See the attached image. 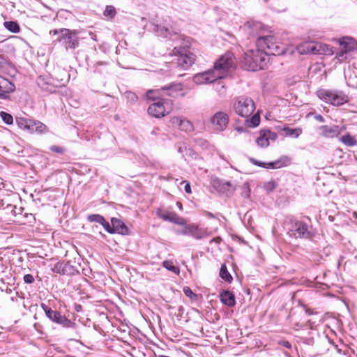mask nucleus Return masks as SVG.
Returning a JSON list of instances; mask_svg holds the SVG:
<instances>
[{
    "label": "nucleus",
    "instance_id": "ea45409f",
    "mask_svg": "<svg viewBox=\"0 0 357 357\" xmlns=\"http://www.w3.org/2000/svg\"><path fill=\"white\" fill-rule=\"evenodd\" d=\"M102 225L105 231H107L109 234H115L113 225H110V224L105 220V222H102Z\"/></svg>",
    "mask_w": 357,
    "mask_h": 357
},
{
    "label": "nucleus",
    "instance_id": "393cba45",
    "mask_svg": "<svg viewBox=\"0 0 357 357\" xmlns=\"http://www.w3.org/2000/svg\"><path fill=\"white\" fill-rule=\"evenodd\" d=\"M172 122L173 123L178 125L181 130H184L185 132H190L193 130V126L192 123L185 119L174 117L172 119Z\"/></svg>",
    "mask_w": 357,
    "mask_h": 357
},
{
    "label": "nucleus",
    "instance_id": "412c9836",
    "mask_svg": "<svg viewBox=\"0 0 357 357\" xmlns=\"http://www.w3.org/2000/svg\"><path fill=\"white\" fill-rule=\"evenodd\" d=\"M26 131L31 134L37 133L39 135L45 134L49 132L46 125L40 121L30 119Z\"/></svg>",
    "mask_w": 357,
    "mask_h": 357
},
{
    "label": "nucleus",
    "instance_id": "4c0bfd02",
    "mask_svg": "<svg viewBox=\"0 0 357 357\" xmlns=\"http://www.w3.org/2000/svg\"><path fill=\"white\" fill-rule=\"evenodd\" d=\"M87 220L91 222H98L100 225L102 224L103 222H105V218L99 214H91L88 215Z\"/></svg>",
    "mask_w": 357,
    "mask_h": 357
},
{
    "label": "nucleus",
    "instance_id": "2f4dec72",
    "mask_svg": "<svg viewBox=\"0 0 357 357\" xmlns=\"http://www.w3.org/2000/svg\"><path fill=\"white\" fill-rule=\"evenodd\" d=\"M220 278L227 282H231L233 280L232 276L228 271L227 266L225 264L221 266L220 270Z\"/></svg>",
    "mask_w": 357,
    "mask_h": 357
},
{
    "label": "nucleus",
    "instance_id": "bb28decb",
    "mask_svg": "<svg viewBox=\"0 0 357 357\" xmlns=\"http://www.w3.org/2000/svg\"><path fill=\"white\" fill-rule=\"evenodd\" d=\"M283 131L286 137H291L293 138H298L302 134V129L300 128H291L289 127H284Z\"/></svg>",
    "mask_w": 357,
    "mask_h": 357
},
{
    "label": "nucleus",
    "instance_id": "69168bd1",
    "mask_svg": "<svg viewBox=\"0 0 357 357\" xmlns=\"http://www.w3.org/2000/svg\"><path fill=\"white\" fill-rule=\"evenodd\" d=\"M250 161H251L253 164H255V165H257L258 162H259L258 160H255V159H254V158H251V159H250Z\"/></svg>",
    "mask_w": 357,
    "mask_h": 357
},
{
    "label": "nucleus",
    "instance_id": "5701e85b",
    "mask_svg": "<svg viewBox=\"0 0 357 357\" xmlns=\"http://www.w3.org/2000/svg\"><path fill=\"white\" fill-rule=\"evenodd\" d=\"M111 223L114 227L115 234L116 233L122 235L128 234V227L121 220L116 218H112L111 220Z\"/></svg>",
    "mask_w": 357,
    "mask_h": 357
},
{
    "label": "nucleus",
    "instance_id": "4d7b16f0",
    "mask_svg": "<svg viewBox=\"0 0 357 357\" xmlns=\"http://www.w3.org/2000/svg\"><path fill=\"white\" fill-rule=\"evenodd\" d=\"M184 188L187 193H191V187L188 182H185Z\"/></svg>",
    "mask_w": 357,
    "mask_h": 357
},
{
    "label": "nucleus",
    "instance_id": "6e6d98bb",
    "mask_svg": "<svg viewBox=\"0 0 357 357\" xmlns=\"http://www.w3.org/2000/svg\"><path fill=\"white\" fill-rule=\"evenodd\" d=\"M303 342L310 345H312L314 343V340L312 337H307L304 340Z\"/></svg>",
    "mask_w": 357,
    "mask_h": 357
},
{
    "label": "nucleus",
    "instance_id": "9b49d317",
    "mask_svg": "<svg viewBox=\"0 0 357 357\" xmlns=\"http://www.w3.org/2000/svg\"><path fill=\"white\" fill-rule=\"evenodd\" d=\"M41 307L45 312L46 316L52 321L61 325L65 328H74L75 324L68 319L66 316L61 314L59 311L53 310L45 304H41Z\"/></svg>",
    "mask_w": 357,
    "mask_h": 357
},
{
    "label": "nucleus",
    "instance_id": "58836bf2",
    "mask_svg": "<svg viewBox=\"0 0 357 357\" xmlns=\"http://www.w3.org/2000/svg\"><path fill=\"white\" fill-rule=\"evenodd\" d=\"M264 188L266 191L271 192L275 189L276 184L274 181H268L264 183Z\"/></svg>",
    "mask_w": 357,
    "mask_h": 357
},
{
    "label": "nucleus",
    "instance_id": "b1692460",
    "mask_svg": "<svg viewBox=\"0 0 357 357\" xmlns=\"http://www.w3.org/2000/svg\"><path fill=\"white\" fill-rule=\"evenodd\" d=\"M344 76L349 86L357 88V69H349L344 72Z\"/></svg>",
    "mask_w": 357,
    "mask_h": 357
},
{
    "label": "nucleus",
    "instance_id": "8fccbe9b",
    "mask_svg": "<svg viewBox=\"0 0 357 357\" xmlns=\"http://www.w3.org/2000/svg\"><path fill=\"white\" fill-rule=\"evenodd\" d=\"M126 96L128 98L130 99L132 101H135L137 99V97L134 93L128 92L126 93Z\"/></svg>",
    "mask_w": 357,
    "mask_h": 357
},
{
    "label": "nucleus",
    "instance_id": "c85d7f7f",
    "mask_svg": "<svg viewBox=\"0 0 357 357\" xmlns=\"http://www.w3.org/2000/svg\"><path fill=\"white\" fill-rule=\"evenodd\" d=\"M351 58V54L347 52V50H343L341 48H340L335 54V59L340 63L349 61Z\"/></svg>",
    "mask_w": 357,
    "mask_h": 357
},
{
    "label": "nucleus",
    "instance_id": "4be33fe9",
    "mask_svg": "<svg viewBox=\"0 0 357 357\" xmlns=\"http://www.w3.org/2000/svg\"><path fill=\"white\" fill-rule=\"evenodd\" d=\"M340 48L351 54L352 52L357 50V43L351 37H344L340 41Z\"/></svg>",
    "mask_w": 357,
    "mask_h": 357
},
{
    "label": "nucleus",
    "instance_id": "1a4fd4ad",
    "mask_svg": "<svg viewBox=\"0 0 357 357\" xmlns=\"http://www.w3.org/2000/svg\"><path fill=\"white\" fill-rule=\"evenodd\" d=\"M243 29L249 35V38L255 40L257 45L261 36L265 38L271 32L261 22L255 21L247 22Z\"/></svg>",
    "mask_w": 357,
    "mask_h": 357
},
{
    "label": "nucleus",
    "instance_id": "423d86ee",
    "mask_svg": "<svg viewBox=\"0 0 357 357\" xmlns=\"http://www.w3.org/2000/svg\"><path fill=\"white\" fill-rule=\"evenodd\" d=\"M50 33L58 35L54 42H59L66 49H75L79 45L78 37L75 31L68 29H54L50 31Z\"/></svg>",
    "mask_w": 357,
    "mask_h": 357
},
{
    "label": "nucleus",
    "instance_id": "bf43d9fd",
    "mask_svg": "<svg viewBox=\"0 0 357 357\" xmlns=\"http://www.w3.org/2000/svg\"><path fill=\"white\" fill-rule=\"evenodd\" d=\"M82 305H77L75 306V310H76L77 312H80V311L82 310Z\"/></svg>",
    "mask_w": 357,
    "mask_h": 357
},
{
    "label": "nucleus",
    "instance_id": "f704fd0d",
    "mask_svg": "<svg viewBox=\"0 0 357 357\" xmlns=\"http://www.w3.org/2000/svg\"><path fill=\"white\" fill-rule=\"evenodd\" d=\"M162 266L168 271H172L175 274H179L180 269L178 267L174 265L173 262L171 261L165 260L162 262Z\"/></svg>",
    "mask_w": 357,
    "mask_h": 357
},
{
    "label": "nucleus",
    "instance_id": "f8f14e48",
    "mask_svg": "<svg viewBox=\"0 0 357 357\" xmlns=\"http://www.w3.org/2000/svg\"><path fill=\"white\" fill-rule=\"evenodd\" d=\"M153 30L158 36L169 38L172 40H177L181 38L178 30L174 28L173 26L170 23L167 22V21L162 24H154Z\"/></svg>",
    "mask_w": 357,
    "mask_h": 357
},
{
    "label": "nucleus",
    "instance_id": "de8ad7c7",
    "mask_svg": "<svg viewBox=\"0 0 357 357\" xmlns=\"http://www.w3.org/2000/svg\"><path fill=\"white\" fill-rule=\"evenodd\" d=\"M259 122H260V119H259V116L254 115L251 118V123H252L253 127L257 126L259 124Z\"/></svg>",
    "mask_w": 357,
    "mask_h": 357
},
{
    "label": "nucleus",
    "instance_id": "f257e3e1",
    "mask_svg": "<svg viewBox=\"0 0 357 357\" xmlns=\"http://www.w3.org/2000/svg\"><path fill=\"white\" fill-rule=\"evenodd\" d=\"M233 57L232 53L225 54L215 63L213 69L194 75L193 82L197 84H204L224 78L234 67Z\"/></svg>",
    "mask_w": 357,
    "mask_h": 357
},
{
    "label": "nucleus",
    "instance_id": "72a5a7b5",
    "mask_svg": "<svg viewBox=\"0 0 357 357\" xmlns=\"http://www.w3.org/2000/svg\"><path fill=\"white\" fill-rule=\"evenodd\" d=\"M15 121H16L17 126L20 129L26 131L28 126H29L28 124H29V123H30V119L24 118V117H17Z\"/></svg>",
    "mask_w": 357,
    "mask_h": 357
},
{
    "label": "nucleus",
    "instance_id": "37998d69",
    "mask_svg": "<svg viewBox=\"0 0 357 357\" xmlns=\"http://www.w3.org/2000/svg\"><path fill=\"white\" fill-rule=\"evenodd\" d=\"M303 310H305V313L307 315H317H317L319 314V313L318 312L314 311L313 309H311V308L308 307L305 305H303Z\"/></svg>",
    "mask_w": 357,
    "mask_h": 357
},
{
    "label": "nucleus",
    "instance_id": "774afa93",
    "mask_svg": "<svg viewBox=\"0 0 357 357\" xmlns=\"http://www.w3.org/2000/svg\"><path fill=\"white\" fill-rule=\"evenodd\" d=\"M318 322H319V323L322 322V318L321 317L320 319H319Z\"/></svg>",
    "mask_w": 357,
    "mask_h": 357
},
{
    "label": "nucleus",
    "instance_id": "a211bd4d",
    "mask_svg": "<svg viewBox=\"0 0 357 357\" xmlns=\"http://www.w3.org/2000/svg\"><path fill=\"white\" fill-rule=\"evenodd\" d=\"M52 271L60 275H75L79 273L75 266L70 262H58L52 268Z\"/></svg>",
    "mask_w": 357,
    "mask_h": 357
},
{
    "label": "nucleus",
    "instance_id": "13d9d810",
    "mask_svg": "<svg viewBox=\"0 0 357 357\" xmlns=\"http://www.w3.org/2000/svg\"><path fill=\"white\" fill-rule=\"evenodd\" d=\"M222 241L221 238L220 237H216V238H213L211 241V243H220V241Z\"/></svg>",
    "mask_w": 357,
    "mask_h": 357
},
{
    "label": "nucleus",
    "instance_id": "a19ab883",
    "mask_svg": "<svg viewBox=\"0 0 357 357\" xmlns=\"http://www.w3.org/2000/svg\"><path fill=\"white\" fill-rule=\"evenodd\" d=\"M264 132L266 134L268 141L270 139L275 140L278 137V135L275 132H271L269 130H264Z\"/></svg>",
    "mask_w": 357,
    "mask_h": 357
},
{
    "label": "nucleus",
    "instance_id": "2eb2a0df",
    "mask_svg": "<svg viewBox=\"0 0 357 357\" xmlns=\"http://www.w3.org/2000/svg\"><path fill=\"white\" fill-rule=\"evenodd\" d=\"M320 135L325 138H335L338 137L344 130V126L338 125L321 126L318 128Z\"/></svg>",
    "mask_w": 357,
    "mask_h": 357
},
{
    "label": "nucleus",
    "instance_id": "0eeeda50",
    "mask_svg": "<svg viewBox=\"0 0 357 357\" xmlns=\"http://www.w3.org/2000/svg\"><path fill=\"white\" fill-rule=\"evenodd\" d=\"M257 47L265 51L268 56L270 55H280L284 52L283 48L275 42L274 37L270 33L265 38L261 36L257 42Z\"/></svg>",
    "mask_w": 357,
    "mask_h": 357
},
{
    "label": "nucleus",
    "instance_id": "c03bdc74",
    "mask_svg": "<svg viewBox=\"0 0 357 357\" xmlns=\"http://www.w3.org/2000/svg\"><path fill=\"white\" fill-rule=\"evenodd\" d=\"M34 280H34L33 276L31 274H26L24 276V281L26 284H32V283H33Z\"/></svg>",
    "mask_w": 357,
    "mask_h": 357
},
{
    "label": "nucleus",
    "instance_id": "e2e57ef3",
    "mask_svg": "<svg viewBox=\"0 0 357 357\" xmlns=\"http://www.w3.org/2000/svg\"><path fill=\"white\" fill-rule=\"evenodd\" d=\"M236 130L238 132H243V131H244V128H242V127H236Z\"/></svg>",
    "mask_w": 357,
    "mask_h": 357
},
{
    "label": "nucleus",
    "instance_id": "ddd939ff",
    "mask_svg": "<svg viewBox=\"0 0 357 357\" xmlns=\"http://www.w3.org/2000/svg\"><path fill=\"white\" fill-rule=\"evenodd\" d=\"M229 115L224 112H215L210 119V123L213 130L221 132L225 130L229 124Z\"/></svg>",
    "mask_w": 357,
    "mask_h": 357
},
{
    "label": "nucleus",
    "instance_id": "f03ea898",
    "mask_svg": "<svg viewBox=\"0 0 357 357\" xmlns=\"http://www.w3.org/2000/svg\"><path fill=\"white\" fill-rule=\"evenodd\" d=\"M268 61V56L265 51L257 47L245 52L241 63L243 68L248 70L258 71L264 69Z\"/></svg>",
    "mask_w": 357,
    "mask_h": 357
},
{
    "label": "nucleus",
    "instance_id": "09e8293b",
    "mask_svg": "<svg viewBox=\"0 0 357 357\" xmlns=\"http://www.w3.org/2000/svg\"><path fill=\"white\" fill-rule=\"evenodd\" d=\"M185 154L188 155L189 156H190L192 158H196L197 155V153L194 150L189 149V148L187 149V152Z\"/></svg>",
    "mask_w": 357,
    "mask_h": 357
},
{
    "label": "nucleus",
    "instance_id": "5fc2aeb1",
    "mask_svg": "<svg viewBox=\"0 0 357 357\" xmlns=\"http://www.w3.org/2000/svg\"><path fill=\"white\" fill-rule=\"evenodd\" d=\"M316 322V321H312V319H309L307 321V324L309 325L310 329H313L315 327Z\"/></svg>",
    "mask_w": 357,
    "mask_h": 357
},
{
    "label": "nucleus",
    "instance_id": "aec40b11",
    "mask_svg": "<svg viewBox=\"0 0 357 357\" xmlns=\"http://www.w3.org/2000/svg\"><path fill=\"white\" fill-rule=\"evenodd\" d=\"M161 90L167 96L172 98H178L180 96L183 97L185 95L181 83H174L166 85L164 87H162Z\"/></svg>",
    "mask_w": 357,
    "mask_h": 357
},
{
    "label": "nucleus",
    "instance_id": "680f3d73",
    "mask_svg": "<svg viewBox=\"0 0 357 357\" xmlns=\"http://www.w3.org/2000/svg\"><path fill=\"white\" fill-rule=\"evenodd\" d=\"M107 63L106 62H104V61H99V62H97L96 64V66L97 67L98 66H100V65H107Z\"/></svg>",
    "mask_w": 357,
    "mask_h": 357
},
{
    "label": "nucleus",
    "instance_id": "20e7f679",
    "mask_svg": "<svg viewBox=\"0 0 357 357\" xmlns=\"http://www.w3.org/2000/svg\"><path fill=\"white\" fill-rule=\"evenodd\" d=\"M158 90H149L146 93L148 99L155 100L151 104L148 108V114L155 118H161L167 115L172 110V102L169 100L158 98L155 93H158Z\"/></svg>",
    "mask_w": 357,
    "mask_h": 357
},
{
    "label": "nucleus",
    "instance_id": "9d476101",
    "mask_svg": "<svg viewBox=\"0 0 357 357\" xmlns=\"http://www.w3.org/2000/svg\"><path fill=\"white\" fill-rule=\"evenodd\" d=\"M170 55H175L176 58V65L183 69H188L195 62V56L192 54H187V50L184 47L176 46Z\"/></svg>",
    "mask_w": 357,
    "mask_h": 357
},
{
    "label": "nucleus",
    "instance_id": "3c124183",
    "mask_svg": "<svg viewBox=\"0 0 357 357\" xmlns=\"http://www.w3.org/2000/svg\"><path fill=\"white\" fill-rule=\"evenodd\" d=\"M314 119L321 123H324L325 121L324 118L321 114H317L314 116Z\"/></svg>",
    "mask_w": 357,
    "mask_h": 357
},
{
    "label": "nucleus",
    "instance_id": "4468645a",
    "mask_svg": "<svg viewBox=\"0 0 357 357\" xmlns=\"http://www.w3.org/2000/svg\"><path fill=\"white\" fill-rule=\"evenodd\" d=\"M303 47L305 48L304 51L307 53H312L314 54H333L332 49L328 45L320 43H306Z\"/></svg>",
    "mask_w": 357,
    "mask_h": 357
},
{
    "label": "nucleus",
    "instance_id": "6ab92c4d",
    "mask_svg": "<svg viewBox=\"0 0 357 357\" xmlns=\"http://www.w3.org/2000/svg\"><path fill=\"white\" fill-rule=\"evenodd\" d=\"M157 215L160 218L162 219L165 221L173 222L178 225H185V221L183 218L178 216L175 212L158 209L157 211Z\"/></svg>",
    "mask_w": 357,
    "mask_h": 357
},
{
    "label": "nucleus",
    "instance_id": "0e129e2a",
    "mask_svg": "<svg viewBox=\"0 0 357 357\" xmlns=\"http://www.w3.org/2000/svg\"><path fill=\"white\" fill-rule=\"evenodd\" d=\"M264 165H266V162H260V161L258 162L257 166L264 167Z\"/></svg>",
    "mask_w": 357,
    "mask_h": 357
},
{
    "label": "nucleus",
    "instance_id": "603ef678",
    "mask_svg": "<svg viewBox=\"0 0 357 357\" xmlns=\"http://www.w3.org/2000/svg\"><path fill=\"white\" fill-rule=\"evenodd\" d=\"M264 168H266V169H275L274 161L273 162H267V163L266 162V165L264 166Z\"/></svg>",
    "mask_w": 357,
    "mask_h": 357
},
{
    "label": "nucleus",
    "instance_id": "864d4df0",
    "mask_svg": "<svg viewBox=\"0 0 357 357\" xmlns=\"http://www.w3.org/2000/svg\"><path fill=\"white\" fill-rule=\"evenodd\" d=\"M43 82H44V78L42 77H39L37 80V83H38V86H40L41 88H43L44 89H47V88H45V86L43 85Z\"/></svg>",
    "mask_w": 357,
    "mask_h": 357
},
{
    "label": "nucleus",
    "instance_id": "a18cd8bd",
    "mask_svg": "<svg viewBox=\"0 0 357 357\" xmlns=\"http://www.w3.org/2000/svg\"><path fill=\"white\" fill-rule=\"evenodd\" d=\"M183 292L185 294V296L189 298H192V297L195 296V294L192 292V291L188 287H185L183 288Z\"/></svg>",
    "mask_w": 357,
    "mask_h": 357
},
{
    "label": "nucleus",
    "instance_id": "dca6fc26",
    "mask_svg": "<svg viewBox=\"0 0 357 357\" xmlns=\"http://www.w3.org/2000/svg\"><path fill=\"white\" fill-rule=\"evenodd\" d=\"M15 85L8 79L0 75V99L8 100L10 95L15 91Z\"/></svg>",
    "mask_w": 357,
    "mask_h": 357
},
{
    "label": "nucleus",
    "instance_id": "7ed1b4c3",
    "mask_svg": "<svg viewBox=\"0 0 357 357\" xmlns=\"http://www.w3.org/2000/svg\"><path fill=\"white\" fill-rule=\"evenodd\" d=\"M288 235L294 238L310 239L314 235L309 218L303 220L291 218L288 223Z\"/></svg>",
    "mask_w": 357,
    "mask_h": 357
},
{
    "label": "nucleus",
    "instance_id": "052dcab7",
    "mask_svg": "<svg viewBox=\"0 0 357 357\" xmlns=\"http://www.w3.org/2000/svg\"><path fill=\"white\" fill-rule=\"evenodd\" d=\"M206 215L210 218H214L215 216L213 213H210V212H206Z\"/></svg>",
    "mask_w": 357,
    "mask_h": 357
},
{
    "label": "nucleus",
    "instance_id": "a878e982",
    "mask_svg": "<svg viewBox=\"0 0 357 357\" xmlns=\"http://www.w3.org/2000/svg\"><path fill=\"white\" fill-rule=\"evenodd\" d=\"M220 301L229 307L234 306L236 303L234 295L228 290L223 291L220 294Z\"/></svg>",
    "mask_w": 357,
    "mask_h": 357
},
{
    "label": "nucleus",
    "instance_id": "473e14b6",
    "mask_svg": "<svg viewBox=\"0 0 357 357\" xmlns=\"http://www.w3.org/2000/svg\"><path fill=\"white\" fill-rule=\"evenodd\" d=\"M256 142L259 146L262 148H265L269 146V142L264 130L260 132V136L257 137Z\"/></svg>",
    "mask_w": 357,
    "mask_h": 357
},
{
    "label": "nucleus",
    "instance_id": "c9c22d12",
    "mask_svg": "<svg viewBox=\"0 0 357 357\" xmlns=\"http://www.w3.org/2000/svg\"><path fill=\"white\" fill-rule=\"evenodd\" d=\"M274 162L275 169H279L288 165L289 163V159L286 156H283L280 159L275 160Z\"/></svg>",
    "mask_w": 357,
    "mask_h": 357
},
{
    "label": "nucleus",
    "instance_id": "338daca9",
    "mask_svg": "<svg viewBox=\"0 0 357 357\" xmlns=\"http://www.w3.org/2000/svg\"><path fill=\"white\" fill-rule=\"evenodd\" d=\"M284 345L286 347H287V348H290V347H291V344H290V343H289V342H286L284 343Z\"/></svg>",
    "mask_w": 357,
    "mask_h": 357
},
{
    "label": "nucleus",
    "instance_id": "49530a36",
    "mask_svg": "<svg viewBox=\"0 0 357 357\" xmlns=\"http://www.w3.org/2000/svg\"><path fill=\"white\" fill-rule=\"evenodd\" d=\"M187 146L185 144L183 145H178L177 151L179 153L182 155L183 157H184V153L187 152Z\"/></svg>",
    "mask_w": 357,
    "mask_h": 357
},
{
    "label": "nucleus",
    "instance_id": "c756f323",
    "mask_svg": "<svg viewBox=\"0 0 357 357\" xmlns=\"http://www.w3.org/2000/svg\"><path fill=\"white\" fill-rule=\"evenodd\" d=\"M340 141L347 146H354L357 144V140L349 133L341 137Z\"/></svg>",
    "mask_w": 357,
    "mask_h": 357
},
{
    "label": "nucleus",
    "instance_id": "f3484780",
    "mask_svg": "<svg viewBox=\"0 0 357 357\" xmlns=\"http://www.w3.org/2000/svg\"><path fill=\"white\" fill-rule=\"evenodd\" d=\"M181 234L196 239H202L208 236L207 229L199 227L196 225H186Z\"/></svg>",
    "mask_w": 357,
    "mask_h": 357
},
{
    "label": "nucleus",
    "instance_id": "39448f33",
    "mask_svg": "<svg viewBox=\"0 0 357 357\" xmlns=\"http://www.w3.org/2000/svg\"><path fill=\"white\" fill-rule=\"evenodd\" d=\"M319 99L333 106H340L349 101V97L343 91L321 89L317 92Z\"/></svg>",
    "mask_w": 357,
    "mask_h": 357
},
{
    "label": "nucleus",
    "instance_id": "6e6552de",
    "mask_svg": "<svg viewBox=\"0 0 357 357\" xmlns=\"http://www.w3.org/2000/svg\"><path fill=\"white\" fill-rule=\"evenodd\" d=\"M234 109L238 116L248 118L254 112L255 105L252 98L241 96L235 100Z\"/></svg>",
    "mask_w": 357,
    "mask_h": 357
},
{
    "label": "nucleus",
    "instance_id": "7c9ffc66",
    "mask_svg": "<svg viewBox=\"0 0 357 357\" xmlns=\"http://www.w3.org/2000/svg\"><path fill=\"white\" fill-rule=\"evenodd\" d=\"M5 28L13 33H17L20 31V25L17 22L8 21L3 23Z\"/></svg>",
    "mask_w": 357,
    "mask_h": 357
},
{
    "label": "nucleus",
    "instance_id": "cd10ccee",
    "mask_svg": "<svg viewBox=\"0 0 357 357\" xmlns=\"http://www.w3.org/2000/svg\"><path fill=\"white\" fill-rule=\"evenodd\" d=\"M102 15L105 20L111 21L116 16V10L115 7L112 5L106 6Z\"/></svg>",
    "mask_w": 357,
    "mask_h": 357
},
{
    "label": "nucleus",
    "instance_id": "79ce46f5",
    "mask_svg": "<svg viewBox=\"0 0 357 357\" xmlns=\"http://www.w3.org/2000/svg\"><path fill=\"white\" fill-rule=\"evenodd\" d=\"M50 149L53 152L60 154H63L66 151L63 147L56 145L51 146Z\"/></svg>",
    "mask_w": 357,
    "mask_h": 357
},
{
    "label": "nucleus",
    "instance_id": "e433bc0d",
    "mask_svg": "<svg viewBox=\"0 0 357 357\" xmlns=\"http://www.w3.org/2000/svg\"><path fill=\"white\" fill-rule=\"evenodd\" d=\"M0 117L1 118L3 123L7 125H11L13 123V118L12 115L6 112H0Z\"/></svg>",
    "mask_w": 357,
    "mask_h": 357
}]
</instances>
